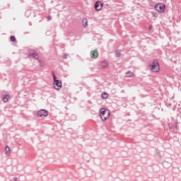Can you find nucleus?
<instances>
[{"label": "nucleus", "mask_w": 181, "mask_h": 181, "mask_svg": "<svg viewBox=\"0 0 181 181\" xmlns=\"http://www.w3.org/2000/svg\"><path fill=\"white\" fill-rule=\"evenodd\" d=\"M36 115L38 117H47V115H49V112L47 110L42 109L37 112Z\"/></svg>", "instance_id": "nucleus-4"}, {"label": "nucleus", "mask_w": 181, "mask_h": 181, "mask_svg": "<svg viewBox=\"0 0 181 181\" xmlns=\"http://www.w3.org/2000/svg\"><path fill=\"white\" fill-rule=\"evenodd\" d=\"M53 86H54V88H55V90H60V88H62V81L58 80V81H55L53 83Z\"/></svg>", "instance_id": "nucleus-5"}, {"label": "nucleus", "mask_w": 181, "mask_h": 181, "mask_svg": "<svg viewBox=\"0 0 181 181\" xmlns=\"http://www.w3.org/2000/svg\"><path fill=\"white\" fill-rule=\"evenodd\" d=\"M52 75H53V80L54 81H57V77L56 76V75L54 74V73H52Z\"/></svg>", "instance_id": "nucleus-17"}, {"label": "nucleus", "mask_w": 181, "mask_h": 181, "mask_svg": "<svg viewBox=\"0 0 181 181\" xmlns=\"http://www.w3.org/2000/svg\"><path fill=\"white\" fill-rule=\"evenodd\" d=\"M103 6H104V3L101 1H96L95 3V9H96V11H101Z\"/></svg>", "instance_id": "nucleus-6"}, {"label": "nucleus", "mask_w": 181, "mask_h": 181, "mask_svg": "<svg viewBox=\"0 0 181 181\" xmlns=\"http://www.w3.org/2000/svg\"><path fill=\"white\" fill-rule=\"evenodd\" d=\"M11 96L9 95H5L4 97H3V101L4 103H8V100H9V98Z\"/></svg>", "instance_id": "nucleus-10"}, {"label": "nucleus", "mask_w": 181, "mask_h": 181, "mask_svg": "<svg viewBox=\"0 0 181 181\" xmlns=\"http://www.w3.org/2000/svg\"><path fill=\"white\" fill-rule=\"evenodd\" d=\"M99 114L101 119H103V121H107V118H108L110 115V110H106L105 108H101L100 110Z\"/></svg>", "instance_id": "nucleus-1"}, {"label": "nucleus", "mask_w": 181, "mask_h": 181, "mask_svg": "<svg viewBox=\"0 0 181 181\" xmlns=\"http://www.w3.org/2000/svg\"><path fill=\"white\" fill-rule=\"evenodd\" d=\"M158 5H159V4H156V6H155V9H156V11H157L158 12H159Z\"/></svg>", "instance_id": "nucleus-18"}, {"label": "nucleus", "mask_w": 181, "mask_h": 181, "mask_svg": "<svg viewBox=\"0 0 181 181\" xmlns=\"http://www.w3.org/2000/svg\"><path fill=\"white\" fill-rule=\"evenodd\" d=\"M10 40H11L12 42H16V38L15 36H13V35H11V36L10 37Z\"/></svg>", "instance_id": "nucleus-16"}, {"label": "nucleus", "mask_w": 181, "mask_h": 181, "mask_svg": "<svg viewBox=\"0 0 181 181\" xmlns=\"http://www.w3.org/2000/svg\"><path fill=\"white\" fill-rule=\"evenodd\" d=\"M165 6L164 4L160 3L159 4V12L163 13L165 12Z\"/></svg>", "instance_id": "nucleus-8"}, {"label": "nucleus", "mask_w": 181, "mask_h": 181, "mask_svg": "<svg viewBox=\"0 0 181 181\" xmlns=\"http://www.w3.org/2000/svg\"><path fill=\"white\" fill-rule=\"evenodd\" d=\"M63 59H67V54H64L63 55Z\"/></svg>", "instance_id": "nucleus-21"}, {"label": "nucleus", "mask_w": 181, "mask_h": 181, "mask_svg": "<svg viewBox=\"0 0 181 181\" xmlns=\"http://www.w3.org/2000/svg\"><path fill=\"white\" fill-rule=\"evenodd\" d=\"M101 66L104 68L108 67V62L107 61H103L101 62Z\"/></svg>", "instance_id": "nucleus-12"}, {"label": "nucleus", "mask_w": 181, "mask_h": 181, "mask_svg": "<svg viewBox=\"0 0 181 181\" xmlns=\"http://www.w3.org/2000/svg\"><path fill=\"white\" fill-rule=\"evenodd\" d=\"M16 142H18V140H16Z\"/></svg>", "instance_id": "nucleus-23"}, {"label": "nucleus", "mask_w": 181, "mask_h": 181, "mask_svg": "<svg viewBox=\"0 0 181 181\" xmlns=\"http://www.w3.org/2000/svg\"><path fill=\"white\" fill-rule=\"evenodd\" d=\"M151 67V71L154 73H158L159 71V62L156 59H154L152 64L150 65Z\"/></svg>", "instance_id": "nucleus-3"}, {"label": "nucleus", "mask_w": 181, "mask_h": 181, "mask_svg": "<svg viewBox=\"0 0 181 181\" xmlns=\"http://www.w3.org/2000/svg\"><path fill=\"white\" fill-rule=\"evenodd\" d=\"M83 23L84 28H86V26H87V25H88V22L87 21V19L83 20Z\"/></svg>", "instance_id": "nucleus-15"}, {"label": "nucleus", "mask_w": 181, "mask_h": 181, "mask_svg": "<svg viewBox=\"0 0 181 181\" xmlns=\"http://www.w3.org/2000/svg\"><path fill=\"white\" fill-rule=\"evenodd\" d=\"M90 57L91 59H97V57H98V52H97V50L90 52Z\"/></svg>", "instance_id": "nucleus-7"}, {"label": "nucleus", "mask_w": 181, "mask_h": 181, "mask_svg": "<svg viewBox=\"0 0 181 181\" xmlns=\"http://www.w3.org/2000/svg\"><path fill=\"white\" fill-rule=\"evenodd\" d=\"M152 15H153V16L154 18H158V16L156 15V13L153 12V13H152Z\"/></svg>", "instance_id": "nucleus-19"}, {"label": "nucleus", "mask_w": 181, "mask_h": 181, "mask_svg": "<svg viewBox=\"0 0 181 181\" xmlns=\"http://www.w3.org/2000/svg\"><path fill=\"white\" fill-rule=\"evenodd\" d=\"M115 54L117 57H121V52L119 49L116 50Z\"/></svg>", "instance_id": "nucleus-14"}, {"label": "nucleus", "mask_w": 181, "mask_h": 181, "mask_svg": "<svg viewBox=\"0 0 181 181\" xmlns=\"http://www.w3.org/2000/svg\"><path fill=\"white\" fill-rule=\"evenodd\" d=\"M14 181H18V178L14 177Z\"/></svg>", "instance_id": "nucleus-22"}, {"label": "nucleus", "mask_w": 181, "mask_h": 181, "mask_svg": "<svg viewBox=\"0 0 181 181\" xmlns=\"http://www.w3.org/2000/svg\"><path fill=\"white\" fill-rule=\"evenodd\" d=\"M5 152H6V155H7V156H9V155H11V148H9V146H6Z\"/></svg>", "instance_id": "nucleus-9"}, {"label": "nucleus", "mask_w": 181, "mask_h": 181, "mask_svg": "<svg viewBox=\"0 0 181 181\" xmlns=\"http://www.w3.org/2000/svg\"><path fill=\"white\" fill-rule=\"evenodd\" d=\"M134 76V73L131 71H127L126 73V77H133Z\"/></svg>", "instance_id": "nucleus-13"}, {"label": "nucleus", "mask_w": 181, "mask_h": 181, "mask_svg": "<svg viewBox=\"0 0 181 181\" xmlns=\"http://www.w3.org/2000/svg\"><path fill=\"white\" fill-rule=\"evenodd\" d=\"M29 55L30 56V57H33L34 59H35V60H37L40 67H43L44 64H43V63H42L41 61H40L39 55L37 54V52H36L33 50H30L29 52Z\"/></svg>", "instance_id": "nucleus-2"}, {"label": "nucleus", "mask_w": 181, "mask_h": 181, "mask_svg": "<svg viewBox=\"0 0 181 181\" xmlns=\"http://www.w3.org/2000/svg\"><path fill=\"white\" fill-rule=\"evenodd\" d=\"M101 98H103V100H106V98H108V93L106 92H104L101 95Z\"/></svg>", "instance_id": "nucleus-11"}, {"label": "nucleus", "mask_w": 181, "mask_h": 181, "mask_svg": "<svg viewBox=\"0 0 181 181\" xmlns=\"http://www.w3.org/2000/svg\"><path fill=\"white\" fill-rule=\"evenodd\" d=\"M47 19L48 21H52V16H48L47 17Z\"/></svg>", "instance_id": "nucleus-20"}]
</instances>
